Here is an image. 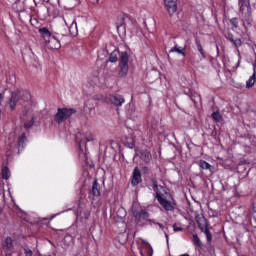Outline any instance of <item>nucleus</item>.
Here are the masks:
<instances>
[{"mask_svg": "<svg viewBox=\"0 0 256 256\" xmlns=\"http://www.w3.org/2000/svg\"><path fill=\"white\" fill-rule=\"evenodd\" d=\"M39 33L41 34L42 39L44 40L45 46L48 49H61V42L59 39L52 35L48 28H40Z\"/></svg>", "mask_w": 256, "mask_h": 256, "instance_id": "nucleus-1", "label": "nucleus"}, {"mask_svg": "<svg viewBox=\"0 0 256 256\" xmlns=\"http://www.w3.org/2000/svg\"><path fill=\"white\" fill-rule=\"evenodd\" d=\"M154 191L156 193V199L160 203V205L165 209V211H175V202H169V200L163 198L161 196L160 189H163V186H159L157 184V180L153 181Z\"/></svg>", "mask_w": 256, "mask_h": 256, "instance_id": "nucleus-2", "label": "nucleus"}, {"mask_svg": "<svg viewBox=\"0 0 256 256\" xmlns=\"http://www.w3.org/2000/svg\"><path fill=\"white\" fill-rule=\"evenodd\" d=\"M75 113H77V110L73 108H58L54 121L58 124L65 123Z\"/></svg>", "mask_w": 256, "mask_h": 256, "instance_id": "nucleus-3", "label": "nucleus"}, {"mask_svg": "<svg viewBox=\"0 0 256 256\" xmlns=\"http://www.w3.org/2000/svg\"><path fill=\"white\" fill-rule=\"evenodd\" d=\"M137 245L141 256H153V248L147 241L140 239Z\"/></svg>", "mask_w": 256, "mask_h": 256, "instance_id": "nucleus-4", "label": "nucleus"}, {"mask_svg": "<svg viewBox=\"0 0 256 256\" xmlns=\"http://www.w3.org/2000/svg\"><path fill=\"white\" fill-rule=\"evenodd\" d=\"M16 147H17V143L15 142V136L10 135L5 142L4 149H5L6 157H11V154L15 151Z\"/></svg>", "mask_w": 256, "mask_h": 256, "instance_id": "nucleus-5", "label": "nucleus"}, {"mask_svg": "<svg viewBox=\"0 0 256 256\" xmlns=\"http://www.w3.org/2000/svg\"><path fill=\"white\" fill-rule=\"evenodd\" d=\"M21 101V90H16L12 92L11 98L9 100V108L11 111H15L17 104Z\"/></svg>", "mask_w": 256, "mask_h": 256, "instance_id": "nucleus-6", "label": "nucleus"}, {"mask_svg": "<svg viewBox=\"0 0 256 256\" xmlns=\"http://www.w3.org/2000/svg\"><path fill=\"white\" fill-rule=\"evenodd\" d=\"M127 23H133V19L125 13H120L116 20V27L119 29L120 27H123L124 25H127Z\"/></svg>", "mask_w": 256, "mask_h": 256, "instance_id": "nucleus-7", "label": "nucleus"}, {"mask_svg": "<svg viewBox=\"0 0 256 256\" xmlns=\"http://www.w3.org/2000/svg\"><path fill=\"white\" fill-rule=\"evenodd\" d=\"M108 103H111L115 107H121L123 106V103H125V98L122 95L116 94L111 95L107 98Z\"/></svg>", "mask_w": 256, "mask_h": 256, "instance_id": "nucleus-8", "label": "nucleus"}, {"mask_svg": "<svg viewBox=\"0 0 256 256\" xmlns=\"http://www.w3.org/2000/svg\"><path fill=\"white\" fill-rule=\"evenodd\" d=\"M141 181H142L141 170H139V167H135L133 170V175L131 180L133 187H136V185H139Z\"/></svg>", "mask_w": 256, "mask_h": 256, "instance_id": "nucleus-9", "label": "nucleus"}, {"mask_svg": "<svg viewBox=\"0 0 256 256\" xmlns=\"http://www.w3.org/2000/svg\"><path fill=\"white\" fill-rule=\"evenodd\" d=\"M164 3L169 15L177 13V1H165Z\"/></svg>", "mask_w": 256, "mask_h": 256, "instance_id": "nucleus-10", "label": "nucleus"}, {"mask_svg": "<svg viewBox=\"0 0 256 256\" xmlns=\"http://www.w3.org/2000/svg\"><path fill=\"white\" fill-rule=\"evenodd\" d=\"M90 195H92L93 197H99V195H101V186L99 185V182H97V180L93 181Z\"/></svg>", "mask_w": 256, "mask_h": 256, "instance_id": "nucleus-11", "label": "nucleus"}, {"mask_svg": "<svg viewBox=\"0 0 256 256\" xmlns=\"http://www.w3.org/2000/svg\"><path fill=\"white\" fill-rule=\"evenodd\" d=\"M25 145H27V136L25 133H22L18 138V151L25 149Z\"/></svg>", "mask_w": 256, "mask_h": 256, "instance_id": "nucleus-12", "label": "nucleus"}, {"mask_svg": "<svg viewBox=\"0 0 256 256\" xmlns=\"http://www.w3.org/2000/svg\"><path fill=\"white\" fill-rule=\"evenodd\" d=\"M63 21H64L66 27H69L70 25H72L73 23L76 22L75 15H73V14H65L63 16Z\"/></svg>", "mask_w": 256, "mask_h": 256, "instance_id": "nucleus-13", "label": "nucleus"}, {"mask_svg": "<svg viewBox=\"0 0 256 256\" xmlns=\"http://www.w3.org/2000/svg\"><path fill=\"white\" fill-rule=\"evenodd\" d=\"M68 29L72 37H77L79 35V29L77 28V21L70 24L68 26Z\"/></svg>", "mask_w": 256, "mask_h": 256, "instance_id": "nucleus-14", "label": "nucleus"}, {"mask_svg": "<svg viewBox=\"0 0 256 256\" xmlns=\"http://www.w3.org/2000/svg\"><path fill=\"white\" fill-rule=\"evenodd\" d=\"M119 67V77H127V73H129V64H119Z\"/></svg>", "mask_w": 256, "mask_h": 256, "instance_id": "nucleus-15", "label": "nucleus"}, {"mask_svg": "<svg viewBox=\"0 0 256 256\" xmlns=\"http://www.w3.org/2000/svg\"><path fill=\"white\" fill-rule=\"evenodd\" d=\"M120 65H129V54L126 51L120 52Z\"/></svg>", "mask_w": 256, "mask_h": 256, "instance_id": "nucleus-16", "label": "nucleus"}, {"mask_svg": "<svg viewBox=\"0 0 256 256\" xmlns=\"http://www.w3.org/2000/svg\"><path fill=\"white\" fill-rule=\"evenodd\" d=\"M140 158L142 159V161H144V163H150L152 159L151 152L147 150L141 152Z\"/></svg>", "mask_w": 256, "mask_h": 256, "instance_id": "nucleus-17", "label": "nucleus"}, {"mask_svg": "<svg viewBox=\"0 0 256 256\" xmlns=\"http://www.w3.org/2000/svg\"><path fill=\"white\" fill-rule=\"evenodd\" d=\"M200 169H205L206 171H213V166H211V164H209L207 161L204 160H200L198 163Z\"/></svg>", "mask_w": 256, "mask_h": 256, "instance_id": "nucleus-18", "label": "nucleus"}, {"mask_svg": "<svg viewBox=\"0 0 256 256\" xmlns=\"http://www.w3.org/2000/svg\"><path fill=\"white\" fill-rule=\"evenodd\" d=\"M169 53H179V55H183V57H185V49L179 47L178 45L171 48Z\"/></svg>", "mask_w": 256, "mask_h": 256, "instance_id": "nucleus-19", "label": "nucleus"}, {"mask_svg": "<svg viewBox=\"0 0 256 256\" xmlns=\"http://www.w3.org/2000/svg\"><path fill=\"white\" fill-rule=\"evenodd\" d=\"M195 43H196L197 50L201 54L202 59H205V57H206L205 51H203V46L201 45V40H199V38H196Z\"/></svg>", "mask_w": 256, "mask_h": 256, "instance_id": "nucleus-20", "label": "nucleus"}, {"mask_svg": "<svg viewBox=\"0 0 256 256\" xmlns=\"http://www.w3.org/2000/svg\"><path fill=\"white\" fill-rule=\"evenodd\" d=\"M20 100L24 101L25 103H31V93L21 91Z\"/></svg>", "mask_w": 256, "mask_h": 256, "instance_id": "nucleus-21", "label": "nucleus"}, {"mask_svg": "<svg viewBox=\"0 0 256 256\" xmlns=\"http://www.w3.org/2000/svg\"><path fill=\"white\" fill-rule=\"evenodd\" d=\"M256 83V77H255V72L253 73V75H251L249 77V79L246 82V88L247 89H251V87H253V85H255Z\"/></svg>", "mask_w": 256, "mask_h": 256, "instance_id": "nucleus-22", "label": "nucleus"}, {"mask_svg": "<svg viewBox=\"0 0 256 256\" xmlns=\"http://www.w3.org/2000/svg\"><path fill=\"white\" fill-rule=\"evenodd\" d=\"M240 11H245V9L250 13L251 6L249 4V1L239 2Z\"/></svg>", "mask_w": 256, "mask_h": 256, "instance_id": "nucleus-23", "label": "nucleus"}, {"mask_svg": "<svg viewBox=\"0 0 256 256\" xmlns=\"http://www.w3.org/2000/svg\"><path fill=\"white\" fill-rule=\"evenodd\" d=\"M3 247L6 251L11 250V247H13V240L10 237L6 238L3 242Z\"/></svg>", "mask_w": 256, "mask_h": 256, "instance_id": "nucleus-24", "label": "nucleus"}, {"mask_svg": "<svg viewBox=\"0 0 256 256\" xmlns=\"http://www.w3.org/2000/svg\"><path fill=\"white\" fill-rule=\"evenodd\" d=\"M84 138L86 139L87 143L95 141V135H93V132L89 130L84 133Z\"/></svg>", "mask_w": 256, "mask_h": 256, "instance_id": "nucleus-25", "label": "nucleus"}, {"mask_svg": "<svg viewBox=\"0 0 256 256\" xmlns=\"http://www.w3.org/2000/svg\"><path fill=\"white\" fill-rule=\"evenodd\" d=\"M212 119H214V121H217V123H221L223 117H221V114L219 112H213Z\"/></svg>", "mask_w": 256, "mask_h": 256, "instance_id": "nucleus-26", "label": "nucleus"}, {"mask_svg": "<svg viewBox=\"0 0 256 256\" xmlns=\"http://www.w3.org/2000/svg\"><path fill=\"white\" fill-rule=\"evenodd\" d=\"M10 175H11V172L9 171V168L4 167L2 169V177H3V179H9Z\"/></svg>", "mask_w": 256, "mask_h": 256, "instance_id": "nucleus-27", "label": "nucleus"}, {"mask_svg": "<svg viewBox=\"0 0 256 256\" xmlns=\"http://www.w3.org/2000/svg\"><path fill=\"white\" fill-rule=\"evenodd\" d=\"M204 233L206 235L208 243H211V241H213V235H211V232L209 231V228H205Z\"/></svg>", "mask_w": 256, "mask_h": 256, "instance_id": "nucleus-28", "label": "nucleus"}, {"mask_svg": "<svg viewBox=\"0 0 256 256\" xmlns=\"http://www.w3.org/2000/svg\"><path fill=\"white\" fill-rule=\"evenodd\" d=\"M34 124H35V119L32 118V119L29 120L28 122H25L24 127H25L26 129H31Z\"/></svg>", "mask_w": 256, "mask_h": 256, "instance_id": "nucleus-29", "label": "nucleus"}, {"mask_svg": "<svg viewBox=\"0 0 256 256\" xmlns=\"http://www.w3.org/2000/svg\"><path fill=\"white\" fill-rule=\"evenodd\" d=\"M117 54L115 52L110 54L109 61L110 63H117Z\"/></svg>", "mask_w": 256, "mask_h": 256, "instance_id": "nucleus-30", "label": "nucleus"}, {"mask_svg": "<svg viewBox=\"0 0 256 256\" xmlns=\"http://www.w3.org/2000/svg\"><path fill=\"white\" fill-rule=\"evenodd\" d=\"M193 242L197 247H201V239H199V236L193 235Z\"/></svg>", "mask_w": 256, "mask_h": 256, "instance_id": "nucleus-31", "label": "nucleus"}, {"mask_svg": "<svg viewBox=\"0 0 256 256\" xmlns=\"http://www.w3.org/2000/svg\"><path fill=\"white\" fill-rule=\"evenodd\" d=\"M230 23H231V25H233L235 27V29H237V27H239V19H237V18H232L230 20Z\"/></svg>", "mask_w": 256, "mask_h": 256, "instance_id": "nucleus-32", "label": "nucleus"}, {"mask_svg": "<svg viewBox=\"0 0 256 256\" xmlns=\"http://www.w3.org/2000/svg\"><path fill=\"white\" fill-rule=\"evenodd\" d=\"M232 43H233V45H235V47H241V45H242L240 38L234 39V41Z\"/></svg>", "mask_w": 256, "mask_h": 256, "instance_id": "nucleus-33", "label": "nucleus"}, {"mask_svg": "<svg viewBox=\"0 0 256 256\" xmlns=\"http://www.w3.org/2000/svg\"><path fill=\"white\" fill-rule=\"evenodd\" d=\"M24 253L26 256H33V251H31L29 248H25Z\"/></svg>", "mask_w": 256, "mask_h": 256, "instance_id": "nucleus-34", "label": "nucleus"}, {"mask_svg": "<svg viewBox=\"0 0 256 256\" xmlns=\"http://www.w3.org/2000/svg\"><path fill=\"white\" fill-rule=\"evenodd\" d=\"M173 231H174V233H179V231H183V228H181V227H179L177 225H174L173 226Z\"/></svg>", "mask_w": 256, "mask_h": 256, "instance_id": "nucleus-35", "label": "nucleus"}, {"mask_svg": "<svg viewBox=\"0 0 256 256\" xmlns=\"http://www.w3.org/2000/svg\"><path fill=\"white\" fill-rule=\"evenodd\" d=\"M245 23H247V25H251V18H248V20L244 22V27L247 29V25H245Z\"/></svg>", "mask_w": 256, "mask_h": 256, "instance_id": "nucleus-36", "label": "nucleus"}, {"mask_svg": "<svg viewBox=\"0 0 256 256\" xmlns=\"http://www.w3.org/2000/svg\"><path fill=\"white\" fill-rule=\"evenodd\" d=\"M228 39H229V41H231V43H233V41L235 40V38H233V35H230V36L228 37Z\"/></svg>", "mask_w": 256, "mask_h": 256, "instance_id": "nucleus-37", "label": "nucleus"}, {"mask_svg": "<svg viewBox=\"0 0 256 256\" xmlns=\"http://www.w3.org/2000/svg\"><path fill=\"white\" fill-rule=\"evenodd\" d=\"M142 171H143L144 173H147V171H149V168L143 167V168H142Z\"/></svg>", "mask_w": 256, "mask_h": 256, "instance_id": "nucleus-38", "label": "nucleus"}, {"mask_svg": "<svg viewBox=\"0 0 256 256\" xmlns=\"http://www.w3.org/2000/svg\"><path fill=\"white\" fill-rule=\"evenodd\" d=\"M3 103V94L0 93V105Z\"/></svg>", "mask_w": 256, "mask_h": 256, "instance_id": "nucleus-39", "label": "nucleus"}, {"mask_svg": "<svg viewBox=\"0 0 256 256\" xmlns=\"http://www.w3.org/2000/svg\"><path fill=\"white\" fill-rule=\"evenodd\" d=\"M253 211H254V213H256V204H254V206H253Z\"/></svg>", "mask_w": 256, "mask_h": 256, "instance_id": "nucleus-40", "label": "nucleus"}, {"mask_svg": "<svg viewBox=\"0 0 256 256\" xmlns=\"http://www.w3.org/2000/svg\"><path fill=\"white\" fill-rule=\"evenodd\" d=\"M65 9H71V8H69V7H65Z\"/></svg>", "mask_w": 256, "mask_h": 256, "instance_id": "nucleus-41", "label": "nucleus"}, {"mask_svg": "<svg viewBox=\"0 0 256 256\" xmlns=\"http://www.w3.org/2000/svg\"><path fill=\"white\" fill-rule=\"evenodd\" d=\"M0 120H1V110H0Z\"/></svg>", "mask_w": 256, "mask_h": 256, "instance_id": "nucleus-42", "label": "nucleus"}, {"mask_svg": "<svg viewBox=\"0 0 256 256\" xmlns=\"http://www.w3.org/2000/svg\"><path fill=\"white\" fill-rule=\"evenodd\" d=\"M0 214H1V208H0Z\"/></svg>", "mask_w": 256, "mask_h": 256, "instance_id": "nucleus-43", "label": "nucleus"}]
</instances>
